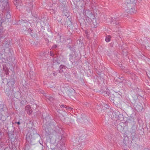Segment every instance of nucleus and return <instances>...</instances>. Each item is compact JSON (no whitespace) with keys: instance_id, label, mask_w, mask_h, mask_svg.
<instances>
[{"instance_id":"1","label":"nucleus","mask_w":150,"mask_h":150,"mask_svg":"<svg viewBox=\"0 0 150 150\" xmlns=\"http://www.w3.org/2000/svg\"><path fill=\"white\" fill-rule=\"evenodd\" d=\"M66 22H67V29L69 31V34H67L71 35L73 31V25L72 24V18L69 16H68L66 18Z\"/></svg>"},{"instance_id":"2","label":"nucleus","mask_w":150,"mask_h":150,"mask_svg":"<svg viewBox=\"0 0 150 150\" xmlns=\"http://www.w3.org/2000/svg\"><path fill=\"white\" fill-rule=\"evenodd\" d=\"M3 10L2 11L5 12L4 17L1 19L2 22H8V19H10L11 18V16L10 13V10L9 6L8 7V9L7 10L6 8V7L2 8Z\"/></svg>"},{"instance_id":"3","label":"nucleus","mask_w":150,"mask_h":150,"mask_svg":"<svg viewBox=\"0 0 150 150\" xmlns=\"http://www.w3.org/2000/svg\"><path fill=\"white\" fill-rule=\"evenodd\" d=\"M67 47L69 48L71 51V52L69 56V60H72L73 62H75V59L76 57V54L75 52V50L74 49V47L73 45H67Z\"/></svg>"},{"instance_id":"4","label":"nucleus","mask_w":150,"mask_h":150,"mask_svg":"<svg viewBox=\"0 0 150 150\" xmlns=\"http://www.w3.org/2000/svg\"><path fill=\"white\" fill-rule=\"evenodd\" d=\"M32 132H33V133H32V132H31V133L29 135H27L26 136L27 141L31 145L33 144L34 143L33 141L34 139L32 137V134L33 135L35 134L37 135L38 134L36 129L33 128L32 129Z\"/></svg>"},{"instance_id":"5","label":"nucleus","mask_w":150,"mask_h":150,"mask_svg":"<svg viewBox=\"0 0 150 150\" xmlns=\"http://www.w3.org/2000/svg\"><path fill=\"white\" fill-rule=\"evenodd\" d=\"M84 139V138L82 139L81 137H80L79 138H76L74 139V140L73 141L74 143L76 144L74 146L79 145L80 144H81V145H82V144L83 143V142L85 140V139L83 141H82V140H83Z\"/></svg>"},{"instance_id":"6","label":"nucleus","mask_w":150,"mask_h":150,"mask_svg":"<svg viewBox=\"0 0 150 150\" xmlns=\"http://www.w3.org/2000/svg\"><path fill=\"white\" fill-rule=\"evenodd\" d=\"M0 2L2 3V8H4L6 7V8L8 10V7L9 6V4L8 3V0H0Z\"/></svg>"},{"instance_id":"7","label":"nucleus","mask_w":150,"mask_h":150,"mask_svg":"<svg viewBox=\"0 0 150 150\" xmlns=\"http://www.w3.org/2000/svg\"><path fill=\"white\" fill-rule=\"evenodd\" d=\"M59 1L60 2V3L61 4L62 6V9H63V16H64L65 15V14L64 11V8H65V6L66 4V2L65 1V0H59Z\"/></svg>"},{"instance_id":"8","label":"nucleus","mask_w":150,"mask_h":150,"mask_svg":"<svg viewBox=\"0 0 150 150\" xmlns=\"http://www.w3.org/2000/svg\"><path fill=\"white\" fill-rule=\"evenodd\" d=\"M6 40V41L5 42V46L6 48H9L11 45L12 44L11 40L9 39V40H6Z\"/></svg>"},{"instance_id":"9","label":"nucleus","mask_w":150,"mask_h":150,"mask_svg":"<svg viewBox=\"0 0 150 150\" xmlns=\"http://www.w3.org/2000/svg\"><path fill=\"white\" fill-rule=\"evenodd\" d=\"M15 80L14 79H11V80L8 82L7 84L9 86V87H13L15 84Z\"/></svg>"},{"instance_id":"10","label":"nucleus","mask_w":150,"mask_h":150,"mask_svg":"<svg viewBox=\"0 0 150 150\" xmlns=\"http://www.w3.org/2000/svg\"><path fill=\"white\" fill-rule=\"evenodd\" d=\"M126 13L131 14L135 13L136 12V11L135 8L133 7H132L131 8L127 9L126 10Z\"/></svg>"},{"instance_id":"11","label":"nucleus","mask_w":150,"mask_h":150,"mask_svg":"<svg viewBox=\"0 0 150 150\" xmlns=\"http://www.w3.org/2000/svg\"><path fill=\"white\" fill-rule=\"evenodd\" d=\"M137 126L136 125H133L130 129V133H136L137 131Z\"/></svg>"},{"instance_id":"12","label":"nucleus","mask_w":150,"mask_h":150,"mask_svg":"<svg viewBox=\"0 0 150 150\" xmlns=\"http://www.w3.org/2000/svg\"><path fill=\"white\" fill-rule=\"evenodd\" d=\"M136 0H127L126 3H127V6H128L131 5V6H133L134 5L133 4L136 3Z\"/></svg>"},{"instance_id":"13","label":"nucleus","mask_w":150,"mask_h":150,"mask_svg":"<svg viewBox=\"0 0 150 150\" xmlns=\"http://www.w3.org/2000/svg\"><path fill=\"white\" fill-rule=\"evenodd\" d=\"M59 67L60 68L59 70V72L61 73L63 72V73L64 74L65 70V66L62 65L60 66H59Z\"/></svg>"},{"instance_id":"14","label":"nucleus","mask_w":150,"mask_h":150,"mask_svg":"<svg viewBox=\"0 0 150 150\" xmlns=\"http://www.w3.org/2000/svg\"><path fill=\"white\" fill-rule=\"evenodd\" d=\"M106 91H104L102 92V94L104 96H109L110 94V91L109 90L107 89Z\"/></svg>"},{"instance_id":"15","label":"nucleus","mask_w":150,"mask_h":150,"mask_svg":"<svg viewBox=\"0 0 150 150\" xmlns=\"http://www.w3.org/2000/svg\"><path fill=\"white\" fill-rule=\"evenodd\" d=\"M3 71H4L5 74L8 75L9 74V71L8 68L6 67H3Z\"/></svg>"},{"instance_id":"16","label":"nucleus","mask_w":150,"mask_h":150,"mask_svg":"<svg viewBox=\"0 0 150 150\" xmlns=\"http://www.w3.org/2000/svg\"><path fill=\"white\" fill-rule=\"evenodd\" d=\"M5 92L7 95L9 96L11 93V88L9 87L6 88L5 90Z\"/></svg>"},{"instance_id":"17","label":"nucleus","mask_w":150,"mask_h":150,"mask_svg":"<svg viewBox=\"0 0 150 150\" xmlns=\"http://www.w3.org/2000/svg\"><path fill=\"white\" fill-rule=\"evenodd\" d=\"M114 19L116 25H120V23L118 21V20H119V18H117V17H114Z\"/></svg>"},{"instance_id":"18","label":"nucleus","mask_w":150,"mask_h":150,"mask_svg":"<svg viewBox=\"0 0 150 150\" xmlns=\"http://www.w3.org/2000/svg\"><path fill=\"white\" fill-rule=\"evenodd\" d=\"M27 109V108H28V114L30 115L31 113V112H32V109L30 108V107L29 105H27L25 107Z\"/></svg>"},{"instance_id":"19","label":"nucleus","mask_w":150,"mask_h":150,"mask_svg":"<svg viewBox=\"0 0 150 150\" xmlns=\"http://www.w3.org/2000/svg\"><path fill=\"white\" fill-rule=\"evenodd\" d=\"M136 108L139 111H142V110L143 109V106L139 105H137Z\"/></svg>"},{"instance_id":"20","label":"nucleus","mask_w":150,"mask_h":150,"mask_svg":"<svg viewBox=\"0 0 150 150\" xmlns=\"http://www.w3.org/2000/svg\"><path fill=\"white\" fill-rule=\"evenodd\" d=\"M130 136L132 140L135 139L136 138V133H131Z\"/></svg>"},{"instance_id":"21","label":"nucleus","mask_w":150,"mask_h":150,"mask_svg":"<svg viewBox=\"0 0 150 150\" xmlns=\"http://www.w3.org/2000/svg\"><path fill=\"white\" fill-rule=\"evenodd\" d=\"M53 61L54 63H55L56 64H59V60L56 57H55L54 58Z\"/></svg>"},{"instance_id":"22","label":"nucleus","mask_w":150,"mask_h":150,"mask_svg":"<svg viewBox=\"0 0 150 150\" xmlns=\"http://www.w3.org/2000/svg\"><path fill=\"white\" fill-rule=\"evenodd\" d=\"M127 122L129 123H130L131 124H133V125H134V121L133 118L132 119H128Z\"/></svg>"},{"instance_id":"23","label":"nucleus","mask_w":150,"mask_h":150,"mask_svg":"<svg viewBox=\"0 0 150 150\" xmlns=\"http://www.w3.org/2000/svg\"><path fill=\"white\" fill-rule=\"evenodd\" d=\"M14 3L15 4H21V0H14Z\"/></svg>"},{"instance_id":"24","label":"nucleus","mask_w":150,"mask_h":150,"mask_svg":"<svg viewBox=\"0 0 150 150\" xmlns=\"http://www.w3.org/2000/svg\"><path fill=\"white\" fill-rule=\"evenodd\" d=\"M93 20L92 21V23H93V24L94 25L95 27H96V26H97V23L96 22V20L94 19V18H93Z\"/></svg>"},{"instance_id":"25","label":"nucleus","mask_w":150,"mask_h":150,"mask_svg":"<svg viewBox=\"0 0 150 150\" xmlns=\"http://www.w3.org/2000/svg\"><path fill=\"white\" fill-rule=\"evenodd\" d=\"M111 37L110 36H108L107 37H106L105 40L107 42H108L110 40Z\"/></svg>"},{"instance_id":"26","label":"nucleus","mask_w":150,"mask_h":150,"mask_svg":"<svg viewBox=\"0 0 150 150\" xmlns=\"http://www.w3.org/2000/svg\"><path fill=\"white\" fill-rule=\"evenodd\" d=\"M72 40L71 39V38H69V39H67L66 40V42H67L69 45H70V44Z\"/></svg>"},{"instance_id":"27","label":"nucleus","mask_w":150,"mask_h":150,"mask_svg":"<svg viewBox=\"0 0 150 150\" xmlns=\"http://www.w3.org/2000/svg\"><path fill=\"white\" fill-rule=\"evenodd\" d=\"M46 98L51 102H52L54 100V98L52 97H46Z\"/></svg>"},{"instance_id":"28","label":"nucleus","mask_w":150,"mask_h":150,"mask_svg":"<svg viewBox=\"0 0 150 150\" xmlns=\"http://www.w3.org/2000/svg\"><path fill=\"white\" fill-rule=\"evenodd\" d=\"M33 20L34 22H35L36 23H38L39 21L38 19L36 17L33 18Z\"/></svg>"},{"instance_id":"29","label":"nucleus","mask_w":150,"mask_h":150,"mask_svg":"<svg viewBox=\"0 0 150 150\" xmlns=\"http://www.w3.org/2000/svg\"><path fill=\"white\" fill-rule=\"evenodd\" d=\"M67 110L68 111V110H69L70 111H73V108L71 107H69V106H66V110Z\"/></svg>"},{"instance_id":"30","label":"nucleus","mask_w":150,"mask_h":150,"mask_svg":"<svg viewBox=\"0 0 150 150\" xmlns=\"http://www.w3.org/2000/svg\"><path fill=\"white\" fill-rule=\"evenodd\" d=\"M3 105L2 104H0V111L2 112V111H4V110L3 109Z\"/></svg>"},{"instance_id":"31","label":"nucleus","mask_w":150,"mask_h":150,"mask_svg":"<svg viewBox=\"0 0 150 150\" xmlns=\"http://www.w3.org/2000/svg\"><path fill=\"white\" fill-rule=\"evenodd\" d=\"M22 28H23V29L24 31H28V29L25 26L24 27L23 26H22Z\"/></svg>"},{"instance_id":"32","label":"nucleus","mask_w":150,"mask_h":150,"mask_svg":"<svg viewBox=\"0 0 150 150\" xmlns=\"http://www.w3.org/2000/svg\"><path fill=\"white\" fill-rule=\"evenodd\" d=\"M109 19L110 20V23H112L114 22V21H113L114 19L113 18H112V17H110V18H109Z\"/></svg>"},{"instance_id":"33","label":"nucleus","mask_w":150,"mask_h":150,"mask_svg":"<svg viewBox=\"0 0 150 150\" xmlns=\"http://www.w3.org/2000/svg\"><path fill=\"white\" fill-rule=\"evenodd\" d=\"M32 4H30V8H29V11L30 12V11L32 10V9H33V5Z\"/></svg>"},{"instance_id":"34","label":"nucleus","mask_w":150,"mask_h":150,"mask_svg":"<svg viewBox=\"0 0 150 150\" xmlns=\"http://www.w3.org/2000/svg\"><path fill=\"white\" fill-rule=\"evenodd\" d=\"M50 56L53 57L54 56V54H53V52L52 51H50Z\"/></svg>"},{"instance_id":"35","label":"nucleus","mask_w":150,"mask_h":150,"mask_svg":"<svg viewBox=\"0 0 150 150\" xmlns=\"http://www.w3.org/2000/svg\"><path fill=\"white\" fill-rule=\"evenodd\" d=\"M57 47V45H54L52 46V48L53 49H56Z\"/></svg>"},{"instance_id":"36","label":"nucleus","mask_w":150,"mask_h":150,"mask_svg":"<svg viewBox=\"0 0 150 150\" xmlns=\"http://www.w3.org/2000/svg\"><path fill=\"white\" fill-rule=\"evenodd\" d=\"M123 143H124V146H126L127 144L126 142V141L125 139H123Z\"/></svg>"},{"instance_id":"37","label":"nucleus","mask_w":150,"mask_h":150,"mask_svg":"<svg viewBox=\"0 0 150 150\" xmlns=\"http://www.w3.org/2000/svg\"><path fill=\"white\" fill-rule=\"evenodd\" d=\"M96 1L95 0H92V4H96Z\"/></svg>"},{"instance_id":"38","label":"nucleus","mask_w":150,"mask_h":150,"mask_svg":"<svg viewBox=\"0 0 150 150\" xmlns=\"http://www.w3.org/2000/svg\"><path fill=\"white\" fill-rule=\"evenodd\" d=\"M55 72L54 71H53V75L54 76H55L57 75V74H55Z\"/></svg>"},{"instance_id":"39","label":"nucleus","mask_w":150,"mask_h":150,"mask_svg":"<svg viewBox=\"0 0 150 150\" xmlns=\"http://www.w3.org/2000/svg\"><path fill=\"white\" fill-rule=\"evenodd\" d=\"M123 15L124 16H125V17H127V14H125V13H123Z\"/></svg>"},{"instance_id":"40","label":"nucleus","mask_w":150,"mask_h":150,"mask_svg":"<svg viewBox=\"0 0 150 150\" xmlns=\"http://www.w3.org/2000/svg\"><path fill=\"white\" fill-rule=\"evenodd\" d=\"M60 107L61 108H63L64 107V105H60Z\"/></svg>"},{"instance_id":"41","label":"nucleus","mask_w":150,"mask_h":150,"mask_svg":"<svg viewBox=\"0 0 150 150\" xmlns=\"http://www.w3.org/2000/svg\"><path fill=\"white\" fill-rule=\"evenodd\" d=\"M15 123H17L18 125H19L20 124V122L19 121L18 122H15Z\"/></svg>"},{"instance_id":"42","label":"nucleus","mask_w":150,"mask_h":150,"mask_svg":"<svg viewBox=\"0 0 150 150\" xmlns=\"http://www.w3.org/2000/svg\"><path fill=\"white\" fill-rule=\"evenodd\" d=\"M2 116V114H0V120L1 119Z\"/></svg>"},{"instance_id":"43","label":"nucleus","mask_w":150,"mask_h":150,"mask_svg":"<svg viewBox=\"0 0 150 150\" xmlns=\"http://www.w3.org/2000/svg\"><path fill=\"white\" fill-rule=\"evenodd\" d=\"M70 91L71 92H72L73 91H74V90L72 88L70 89Z\"/></svg>"},{"instance_id":"44","label":"nucleus","mask_w":150,"mask_h":150,"mask_svg":"<svg viewBox=\"0 0 150 150\" xmlns=\"http://www.w3.org/2000/svg\"><path fill=\"white\" fill-rule=\"evenodd\" d=\"M69 110H68V111H67V112L66 111V113H70V112H69Z\"/></svg>"},{"instance_id":"45","label":"nucleus","mask_w":150,"mask_h":150,"mask_svg":"<svg viewBox=\"0 0 150 150\" xmlns=\"http://www.w3.org/2000/svg\"><path fill=\"white\" fill-rule=\"evenodd\" d=\"M28 32H30V31H31V30L30 29V30H29L28 29Z\"/></svg>"},{"instance_id":"46","label":"nucleus","mask_w":150,"mask_h":150,"mask_svg":"<svg viewBox=\"0 0 150 150\" xmlns=\"http://www.w3.org/2000/svg\"><path fill=\"white\" fill-rule=\"evenodd\" d=\"M144 150H149L148 149H144Z\"/></svg>"},{"instance_id":"47","label":"nucleus","mask_w":150,"mask_h":150,"mask_svg":"<svg viewBox=\"0 0 150 150\" xmlns=\"http://www.w3.org/2000/svg\"><path fill=\"white\" fill-rule=\"evenodd\" d=\"M2 55V54H1V53H0V55ZM1 57H0V59H1Z\"/></svg>"},{"instance_id":"48","label":"nucleus","mask_w":150,"mask_h":150,"mask_svg":"<svg viewBox=\"0 0 150 150\" xmlns=\"http://www.w3.org/2000/svg\"><path fill=\"white\" fill-rule=\"evenodd\" d=\"M86 16H87V17H88L87 16V15H86Z\"/></svg>"},{"instance_id":"49","label":"nucleus","mask_w":150,"mask_h":150,"mask_svg":"<svg viewBox=\"0 0 150 150\" xmlns=\"http://www.w3.org/2000/svg\"><path fill=\"white\" fill-rule=\"evenodd\" d=\"M66 16H67V15L66 14Z\"/></svg>"}]
</instances>
